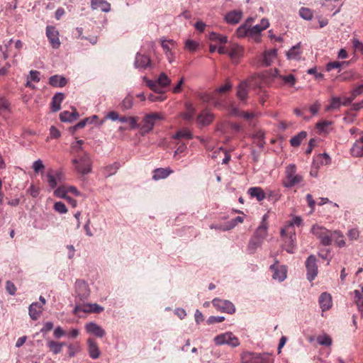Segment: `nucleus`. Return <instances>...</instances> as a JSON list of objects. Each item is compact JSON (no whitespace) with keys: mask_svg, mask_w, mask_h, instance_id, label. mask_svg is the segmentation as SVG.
Masks as SVG:
<instances>
[{"mask_svg":"<svg viewBox=\"0 0 363 363\" xmlns=\"http://www.w3.org/2000/svg\"><path fill=\"white\" fill-rule=\"evenodd\" d=\"M296 167L294 164H291L286 167V179L283 182V185L286 188H291L295 185L301 183L303 177L296 174Z\"/></svg>","mask_w":363,"mask_h":363,"instance_id":"nucleus-4","label":"nucleus"},{"mask_svg":"<svg viewBox=\"0 0 363 363\" xmlns=\"http://www.w3.org/2000/svg\"><path fill=\"white\" fill-rule=\"evenodd\" d=\"M306 267L307 270V279L312 281L315 279L318 274V266L316 258L313 255H311L306 261Z\"/></svg>","mask_w":363,"mask_h":363,"instance_id":"nucleus-8","label":"nucleus"},{"mask_svg":"<svg viewBox=\"0 0 363 363\" xmlns=\"http://www.w3.org/2000/svg\"><path fill=\"white\" fill-rule=\"evenodd\" d=\"M104 311V308L97 303H87L83 306L84 313H100Z\"/></svg>","mask_w":363,"mask_h":363,"instance_id":"nucleus-33","label":"nucleus"},{"mask_svg":"<svg viewBox=\"0 0 363 363\" xmlns=\"http://www.w3.org/2000/svg\"><path fill=\"white\" fill-rule=\"evenodd\" d=\"M300 43L293 46L287 52L286 56L288 59H297L301 53Z\"/></svg>","mask_w":363,"mask_h":363,"instance_id":"nucleus-40","label":"nucleus"},{"mask_svg":"<svg viewBox=\"0 0 363 363\" xmlns=\"http://www.w3.org/2000/svg\"><path fill=\"white\" fill-rule=\"evenodd\" d=\"M67 190H66L63 186L58 187L57 189H56L55 190V192H54L55 195L57 197L62 198L65 199H66L67 197L68 196L67 195Z\"/></svg>","mask_w":363,"mask_h":363,"instance_id":"nucleus-60","label":"nucleus"},{"mask_svg":"<svg viewBox=\"0 0 363 363\" xmlns=\"http://www.w3.org/2000/svg\"><path fill=\"white\" fill-rule=\"evenodd\" d=\"M280 77L286 84H288L291 86L295 84V77L291 74L285 76H281Z\"/></svg>","mask_w":363,"mask_h":363,"instance_id":"nucleus-63","label":"nucleus"},{"mask_svg":"<svg viewBox=\"0 0 363 363\" xmlns=\"http://www.w3.org/2000/svg\"><path fill=\"white\" fill-rule=\"evenodd\" d=\"M354 301L357 306L359 311H360L362 316H363V296L361 295V293L359 290L354 291Z\"/></svg>","mask_w":363,"mask_h":363,"instance_id":"nucleus-42","label":"nucleus"},{"mask_svg":"<svg viewBox=\"0 0 363 363\" xmlns=\"http://www.w3.org/2000/svg\"><path fill=\"white\" fill-rule=\"evenodd\" d=\"M11 104L4 96H0V112L9 113Z\"/></svg>","mask_w":363,"mask_h":363,"instance_id":"nucleus-45","label":"nucleus"},{"mask_svg":"<svg viewBox=\"0 0 363 363\" xmlns=\"http://www.w3.org/2000/svg\"><path fill=\"white\" fill-rule=\"evenodd\" d=\"M236 95L241 102H246L248 96V84L246 81L240 83Z\"/></svg>","mask_w":363,"mask_h":363,"instance_id":"nucleus-19","label":"nucleus"},{"mask_svg":"<svg viewBox=\"0 0 363 363\" xmlns=\"http://www.w3.org/2000/svg\"><path fill=\"white\" fill-rule=\"evenodd\" d=\"M47 346L54 354H57L62 352L60 345H58V342L48 340L47 342Z\"/></svg>","mask_w":363,"mask_h":363,"instance_id":"nucleus-44","label":"nucleus"},{"mask_svg":"<svg viewBox=\"0 0 363 363\" xmlns=\"http://www.w3.org/2000/svg\"><path fill=\"white\" fill-rule=\"evenodd\" d=\"M315 161L320 165H327L330 163L331 159L327 153H323L317 155Z\"/></svg>","mask_w":363,"mask_h":363,"instance_id":"nucleus-46","label":"nucleus"},{"mask_svg":"<svg viewBox=\"0 0 363 363\" xmlns=\"http://www.w3.org/2000/svg\"><path fill=\"white\" fill-rule=\"evenodd\" d=\"M281 237L284 241L283 247L289 253H294L296 247V232L291 225H286L281 229Z\"/></svg>","mask_w":363,"mask_h":363,"instance_id":"nucleus-1","label":"nucleus"},{"mask_svg":"<svg viewBox=\"0 0 363 363\" xmlns=\"http://www.w3.org/2000/svg\"><path fill=\"white\" fill-rule=\"evenodd\" d=\"M333 241H334L340 247H344L345 245V242L343 240V235L338 230H335L333 232L331 236V242Z\"/></svg>","mask_w":363,"mask_h":363,"instance_id":"nucleus-37","label":"nucleus"},{"mask_svg":"<svg viewBox=\"0 0 363 363\" xmlns=\"http://www.w3.org/2000/svg\"><path fill=\"white\" fill-rule=\"evenodd\" d=\"M40 72L37 70H30V76L27 77V79H29L30 81L35 82H39L40 80Z\"/></svg>","mask_w":363,"mask_h":363,"instance_id":"nucleus-64","label":"nucleus"},{"mask_svg":"<svg viewBox=\"0 0 363 363\" xmlns=\"http://www.w3.org/2000/svg\"><path fill=\"white\" fill-rule=\"evenodd\" d=\"M317 341L319 345L323 346H330L333 342L331 337L325 334L323 335H319L317 337Z\"/></svg>","mask_w":363,"mask_h":363,"instance_id":"nucleus-48","label":"nucleus"},{"mask_svg":"<svg viewBox=\"0 0 363 363\" xmlns=\"http://www.w3.org/2000/svg\"><path fill=\"white\" fill-rule=\"evenodd\" d=\"M75 292L80 301L87 299L90 294L88 284L83 280H77L75 282Z\"/></svg>","mask_w":363,"mask_h":363,"instance_id":"nucleus-10","label":"nucleus"},{"mask_svg":"<svg viewBox=\"0 0 363 363\" xmlns=\"http://www.w3.org/2000/svg\"><path fill=\"white\" fill-rule=\"evenodd\" d=\"M319 304L322 311L329 310L332 307V296L327 292H323L319 297Z\"/></svg>","mask_w":363,"mask_h":363,"instance_id":"nucleus-17","label":"nucleus"},{"mask_svg":"<svg viewBox=\"0 0 363 363\" xmlns=\"http://www.w3.org/2000/svg\"><path fill=\"white\" fill-rule=\"evenodd\" d=\"M134 65L138 69H145L148 67H152V62L150 57L140 52L136 54Z\"/></svg>","mask_w":363,"mask_h":363,"instance_id":"nucleus-13","label":"nucleus"},{"mask_svg":"<svg viewBox=\"0 0 363 363\" xmlns=\"http://www.w3.org/2000/svg\"><path fill=\"white\" fill-rule=\"evenodd\" d=\"M133 98L130 96H127L121 103V107L124 110L130 109L133 106Z\"/></svg>","mask_w":363,"mask_h":363,"instance_id":"nucleus-53","label":"nucleus"},{"mask_svg":"<svg viewBox=\"0 0 363 363\" xmlns=\"http://www.w3.org/2000/svg\"><path fill=\"white\" fill-rule=\"evenodd\" d=\"M341 105L342 101L340 100V98L337 96L332 97L330 100V104L328 106H326L325 111H330L331 110L338 109L340 108Z\"/></svg>","mask_w":363,"mask_h":363,"instance_id":"nucleus-41","label":"nucleus"},{"mask_svg":"<svg viewBox=\"0 0 363 363\" xmlns=\"http://www.w3.org/2000/svg\"><path fill=\"white\" fill-rule=\"evenodd\" d=\"M277 264L278 261L276 260L275 263L270 266V269L273 272L272 277L274 279L282 281L286 278V268L285 266L279 267Z\"/></svg>","mask_w":363,"mask_h":363,"instance_id":"nucleus-14","label":"nucleus"},{"mask_svg":"<svg viewBox=\"0 0 363 363\" xmlns=\"http://www.w3.org/2000/svg\"><path fill=\"white\" fill-rule=\"evenodd\" d=\"M46 35L52 48L57 49L60 46L59 32L55 27L48 26L46 28Z\"/></svg>","mask_w":363,"mask_h":363,"instance_id":"nucleus-11","label":"nucleus"},{"mask_svg":"<svg viewBox=\"0 0 363 363\" xmlns=\"http://www.w3.org/2000/svg\"><path fill=\"white\" fill-rule=\"evenodd\" d=\"M307 136L306 131H301L295 136L292 137L290 140V144L292 147H298L302 140H304Z\"/></svg>","mask_w":363,"mask_h":363,"instance_id":"nucleus-35","label":"nucleus"},{"mask_svg":"<svg viewBox=\"0 0 363 363\" xmlns=\"http://www.w3.org/2000/svg\"><path fill=\"white\" fill-rule=\"evenodd\" d=\"M121 123H128L130 129H135L138 127V118L133 116H121L119 119Z\"/></svg>","mask_w":363,"mask_h":363,"instance_id":"nucleus-38","label":"nucleus"},{"mask_svg":"<svg viewBox=\"0 0 363 363\" xmlns=\"http://www.w3.org/2000/svg\"><path fill=\"white\" fill-rule=\"evenodd\" d=\"M247 192L251 197L256 198L258 201H262L266 198V194L261 187H251Z\"/></svg>","mask_w":363,"mask_h":363,"instance_id":"nucleus-28","label":"nucleus"},{"mask_svg":"<svg viewBox=\"0 0 363 363\" xmlns=\"http://www.w3.org/2000/svg\"><path fill=\"white\" fill-rule=\"evenodd\" d=\"M172 138L177 140L182 138L190 140L193 138V135L189 129L184 128L178 130Z\"/></svg>","mask_w":363,"mask_h":363,"instance_id":"nucleus-36","label":"nucleus"},{"mask_svg":"<svg viewBox=\"0 0 363 363\" xmlns=\"http://www.w3.org/2000/svg\"><path fill=\"white\" fill-rule=\"evenodd\" d=\"M263 241L264 240L262 239L253 235L249 241L247 250L250 252V253H254L257 248L261 247Z\"/></svg>","mask_w":363,"mask_h":363,"instance_id":"nucleus-29","label":"nucleus"},{"mask_svg":"<svg viewBox=\"0 0 363 363\" xmlns=\"http://www.w3.org/2000/svg\"><path fill=\"white\" fill-rule=\"evenodd\" d=\"M28 311L30 318L33 320H36L42 313V305H40L38 302L33 303L30 305Z\"/></svg>","mask_w":363,"mask_h":363,"instance_id":"nucleus-26","label":"nucleus"},{"mask_svg":"<svg viewBox=\"0 0 363 363\" xmlns=\"http://www.w3.org/2000/svg\"><path fill=\"white\" fill-rule=\"evenodd\" d=\"M209 39L211 41L218 42L220 43H226L228 42V37L225 35H220L217 33L212 32L209 35Z\"/></svg>","mask_w":363,"mask_h":363,"instance_id":"nucleus-43","label":"nucleus"},{"mask_svg":"<svg viewBox=\"0 0 363 363\" xmlns=\"http://www.w3.org/2000/svg\"><path fill=\"white\" fill-rule=\"evenodd\" d=\"M147 85L154 91L159 94H164V91L159 87L157 81L148 80Z\"/></svg>","mask_w":363,"mask_h":363,"instance_id":"nucleus-54","label":"nucleus"},{"mask_svg":"<svg viewBox=\"0 0 363 363\" xmlns=\"http://www.w3.org/2000/svg\"><path fill=\"white\" fill-rule=\"evenodd\" d=\"M300 16L305 20H311L313 18V12L308 8L302 7L299 10Z\"/></svg>","mask_w":363,"mask_h":363,"instance_id":"nucleus-50","label":"nucleus"},{"mask_svg":"<svg viewBox=\"0 0 363 363\" xmlns=\"http://www.w3.org/2000/svg\"><path fill=\"white\" fill-rule=\"evenodd\" d=\"M277 50L276 49L267 50L263 53L262 65L265 67L270 66L276 59Z\"/></svg>","mask_w":363,"mask_h":363,"instance_id":"nucleus-25","label":"nucleus"},{"mask_svg":"<svg viewBox=\"0 0 363 363\" xmlns=\"http://www.w3.org/2000/svg\"><path fill=\"white\" fill-rule=\"evenodd\" d=\"M87 344L89 356L94 359L99 358L101 352L96 340L93 338H89Z\"/></svg>","mask_w":363,"mask_h":363,"instance_id":"nucleus-18","label":"nucleus"},{"mask_svg":"<svg viewBox=\"0 0 363 363\" xmlns=\"http://www.w3.org/2000/svg\"><path fill=\"white\" fill-rule=\"evenodd\" d=\"M162 119L160 113H154L146 115L142 121V126L140 130L143 134H145L151 131L155 124L157 120Z\"/></svg>","mask_w":363,"mask_h":363,"instance_id":"nucleus-7","label":"nucleus"},{"mask_svg":"<svg viewBox=\"0 0 363 363\" xmlns=\"http://www.w3.org/2000/svg\"><path fill=\"white\" fill-rule=\"evenodd\" d=\"M91 8L93 10L100 9L103 12L107 13L111 10V4L106 0H91Z\"/></svg>","mask_w":363,"mask_h":363,"instance_id":"nucleus-22","label":"nucleus"},{"mask_svg":"<svg viewBox=\"0 0 363 363\" xmlns=\"http://www.w3.org/2000/svg\"><path fill=\"white\" fill-rule=\"evenodd\" d=\"M311 232L323 245L328 246L331 245V236L333 231H330L323 226L315 225L312 227Z\"/></svg>","mask_w":363,"mask_h":363,"instance_id":"nucleus-5","label":"nucleus"},{"mask_svg":"<svg viewBox=\"0 0 363 363\" xmlns=\"http://www.w3.org/2000/svg\"><path fill=\"white\" fill-rule=\"evenodd\" d=\"M248 28H249V35L251 37L256 36V38H257V39H256V40L259 41V35L262 31V30L259 28V26L258 25H255L252 27H250V23H248Z\"/></svg>","mask_w":363,"mask_h":363,"instance_id":"nucleus-49","label":"nucleus"},{"mask_svg":"<svg viewBox=\"0 0 363 363\" xmlns=\"http://www.w3.org/2000/svg\"><path fill=\"white\" fill-rule=\"evenodd\" d=\"M186 112L183 113L182 116L186 121L193 119L196 109L191 103L187 102L185 104Z\"/></svg>","mask_w":363,"mask_h":363,"instance_id":"nucleus-34","label":"nucleus"},{"mask_svg":"<svg viewBox=\"0 0 363 363\" xmlns=\"http://www.w3.org/2000/svg\"><path fill=\"white\" fill-rule=\"evenodd\" d=\"M252 21V18H248L244 24L237 28L236 35L238 38H242L247 35H249L248 23H250Z\"/></svg>","mask_w":363,"mask_h":363,"instance_id":"nucleus-32","label":"nucleus"},{"mask_svg":"<svg viewBox=\"0 0 363 363\" xmlns=\"http://www.w3.org/2000/svg\"><path fill=\"white\" fill-rule=\"evenodd\" d=\"M176 43L174 40H162V47L165 52V53L170 52L173 49L175 48Z\"/></svg>","mask_w":363,"mask_h":363,"instance_id":"nucleus-47","label":"nucleus"},{"mask_svg":"<svg viewBox=\"0 0 363 363\" xmlns=\"http://www.w3.org/2000/svg\"><path fill=\"white\" fill-rule=\"evenodd\" d=\"M350 151L354 157H363V133L361 138L354 143Z\"/></svg>","mask_w":363,"mask_h":363,"instance_id":"nucleus-23","label":"nucleus"},{"mask_svg":"<svg viewBox=\"0 0 363 363\" xmlns=\"http://www.w3.org/2000/svg\"><path fill=\"white\" fill-rule=\"evenodd\" d=\"M233 87V85L230 81H227L224 85L220 86L215 90V93H224L230 91Z\"/></svg>","mask_w":363,"mask_h":363,"instance_id":"nucleus-58","label":"nucleus"},{"mask_svg":"<svg viewBox=\"0 0 363 363\" xmlns=\"http://www.w3.org/2000/svg\"><path fill=\"white\" fill-rule=\"evenodd\" d=\"M164 99L165 96H163V94H159L157 92L155 94H150L148 96V99L152 102L162 101L164 100Z\"/></svg>","mask_w":363,"mask_h":363,"instance_id":"nucleus-61","label":"nucleus"},{"mask_svg":"<svg viewBox=\"0 0 363 363\" xmlns=\"http://www.w3.org/2000/svg\"><path fill=\"white\" fill-rule=\"evenodd\" d=\"M72 163L75 170L82 175L87 174L91 171L92 162L87 152H84L82 155L74 158Z\"/></svg>","mask_w":363,"mask_h":363,"instance_id":"nucleus-2","label":"nucleus"},{"mask_svg":"<svg viewBox=\"0 0 363 363\" xmlns=\"http://www.w3.org/2000/svg\"><path fill=\"white\" fill-rule=\"evenodd\" d=\"M214 342L217 345L226 344L233 347L240 345L238 339L232 333H225L216 336Z\"/></svg>","mask_w":363,"mask_h":363,"instance_id":"nucleus-6","label":"nucleus"},{"mask_svg":"<svg viewBox=\"0 0 363 363\" xmlns=\"http://www.w3.org/2000/svg\"><path fill=\"white\" fill-rule=\"evenodd\" d=\"M54 210L62 214L67 212V208L65 204L62 201H57L55 203Z\"/></svg>","mask_w":363,"mask_h":363,"instance_id":"nucleus-55","label":"nucleus"},{"mask_svg":"<svg viewBox=\"0 0 363 363\" xmlns=\"http://www.w3.org/2000/svg\"><path fill=\"white\" fill-rule=\"evenodd\" d=\"M78 112L74 109L72 113L65 111L60 114V118L62 122H72L79 118Z\"/></svg>","mask_w":363,"mask_h":363,"instance_id":"nucleus-30","label":"nucleus"},{"mask_svg":"<svg viewBox=\"0 0 363 363\" xmlns=\"http://www.w3.org/2000/svg\"><path fill=\"white\" fill-rule=\"evenodd\" d=\"M85 329L87 333L93 334L99 337H103L105 335V330L99 325L94 322L88 323L85 325Z\"/></svg>","mask_w":363,"mask_h":363,"instance_id":"nucleus-16","label":"nucleus"},{"mask_svg":"<svg viewBox=\"0 0 363 363\" xmlns=\"http://www.w3.org/2000/svg\"><path fill=\"white\" fill-rule=\"evenodd\" d=\"M214 118L215 116L213 113L208 109H204L198 115L196 121L200 127H205L210 125Z\"/></svg>","mask_w":363,"mask_h":363,"instance_id":"nucleus-12","label":"nucleus"},{"mask_svg":"<svg viewBox=\"0 0 363 363\" xmlns=\"http://www.w3.org/2000/svg\"><path fill=\"white\" fill-rule=\"evenodd\" d=\"M120 167V163L118 162H115L113 164H108L104 167L103 174L105 176V177H109L112 175H114L117 172Z\"/></svg>","mask_w":363,"mask_h":363,"instance_id":"nucleus-31","label":"nucleus"},{"mask_svg":"<svg viewBox=\"0 0 363 363\" xmlns=\"http://www.w3.org/2000/svg\"><path fill=\"white\" fill-rule=\"evenodd\" d=\"M346 64V62H337L333 61L328 63L325 66V69L328 72H330L333 69L340 68L342 65Z\"/></svg>","mask_w":363,"mask_h":363,"instance_id":"nucleus-56","label":"nucleus"},{"mask_svg":"<svg viewBox=\"0 0 363 363\" xmlns=\"http://www.w3.org/2000/svg\"><path fill=\"white\" fill-rule=\"evenodd\" d=\"M268 219V215L264 214L262 216V221L260 225L258 226L257 230H255L254 235L262 239L263 240L267 238V230H268V224L267 220Z\"/></svg>","mask_w":363,"mask_h":363,"instance_id":"nucleus-15","label":"nucleus"},{"mask_svg":"<svg viewBox=\"0 0 363 363\" xmlns=\"http://www.w3.org/2000/svg\"><path fill=\"white\" fill-rule=\"evenodd\" d=\"M80 351V346L78 343L70 344L68 345V354L70 357H73L77 352Z\"/></svg>","mask_w":363,"mask_h":363,"instance_id":"nucleus-52","label":"nucleus"},{"mask_svg":"<svg viewBox=\"0 0 363 363\" xmlns=\"http://www.w3.org/2000/svg\"><path fill=\"white\" fill-rule=\"evenodd\" d=\"M65 98V95L62 92H57L52 98L50 109L52 112H57L61 108V103Z\"/></svg>","mask_w":363,"mask_h":363,"instance_id":"nucleus-21","label":"nucleus"},{"mask_svg":"<svg viewBox=\"0 0 363 363\" xmlns=\"http://www.w3.org/2000/svg\"><path fill=\"white\" fill-rule=\"evenodd\" d=\"M241 48L236 45L230 49L228 52V55L230 58H237L240 56Z\"/></svg>","mask_w":363,"mask_h":363,"instance_id":"nucleus-59","label":"nucleus"},{"mask_svg":"<svg viewBox=\"0 0 363 363\" xmlns=\"http://www.w3.org/2000/svg\"><path fill=\"white\" fill-rule=\"evenodd\" d=\"M157 82L159 87L162 89L168 86L171 83V79L165 73L162 72L159 75Z\"/></svg>","mask_w":363,"mask_h":363,"instance_id":"nucleus-39","label":"nucleus"},{"mask_svg":"<svg viewBox=\"0 0 363 363\" xmlns=\"http://www.w3.org/2000/svg\"><path fill=\"white\" fill-rule=\"evenodd\" d=\"M6 291L11 296H14L16 292V287L14 284L11 281H7L6 282Z\"/></svg>","mask_w":363,"mask_h":363,"instance_id":"nucleus-62","label":"nucleus"},{"mask_svg":"<svg viewBox=\"0 0 363 363\" xmlns=\"http://www.w3.org/2000/svg\"><path fill=\"white\" fill-rule=\"evenodd\" d=\"M213 306L222 312L233 314L235 311V306L233 303L227 300H223L220 298H214L212 301Z\"/></svg>","mask_w":363,"mask_h":363,"instance_id":"nucleus-9","label":"nucleus"},{"mask_svg":"<svg viewBox=\"0 0 363 363\" xmlns=\"http://www.w3.org/2000/svg\"><path fill=\"white\" fill-rule=\"evenodd\" d=\"M242 17V12L241 11L233 10L225 15V20L228 23L234 25L238 23Z\"/></svg>","mask_w":363,"mask_h":363,"instance_id":"nucleus-20","label":"nucleus"},{"mask_svg":"<svg viewBox=\"0 0 363 363\" xmlns=\"http://www.w3.org/2000/svg\"><path fill=\"white\" fill-rule=\"evenodd\" d=\"M199 99L203 103L212 102L214 100V94L210 93H201L199 94Z\"/></svg>","mask_w":363,"mask_h":363,"instance_id":"nucleus-57","label":"nucleus"},{"mask_svg":"<svg viewBox=\"0 0 363 363\" xmlns=\"http://www.w3.org/2000/svg\"><path fill=\"white\" fill-rule=\"evenodd\" d=\"M172 172V169L169 167L157 168L153 172L152 179L157 181L160 179H165Z\"/></svg>","mask_w":363,"mask_h":363,"instance_id":"nucleus-24","label":"nucleus"},{"mask_svg":"<svg viewBox=\"0 0 363 363\" xmlns=\"http://www.w3.org/2000/svg\"><path fill=\"white\" fill-rule=\"evenodd\" d=\"M47 177H48V182L50 187L51 189H55L58 184V181L57 180L55 175L52 174V170H50L48 172Z\"/></svg>","mask_w":363,"mask_h":363,"instance_id":"nucleus-51","label":"nucleus"},{"mask_svg":"<svg viewBox=\"0 0 363 363\" xmlns=\"http://www.w3.org/2000/svg\"><path fill=\"white\" fill-rule=\"evenodd\" d=\"M242 363H273L274 359L269 353L245 352L241 355Z\"/></svg>","mask_w":363,"mask_h":363,"instance_id":"nucleus-3","label":"nucleus"},{"mask_svg":"<svg viewBox=\"0 0 363 363\" xmlns=\"http://www.w3.org/2000/svg\"><path fill=\"white\" fill-rule=\"evenodd\" d=\"M49 84L54 87H63L67 84V80L62 76L55 74L50 77Z\"/></svg>","mask_w":363,"mask_h":363,"instance_id":"nucleus-27","label":"nucleus"}]
</instances>
